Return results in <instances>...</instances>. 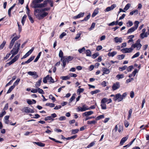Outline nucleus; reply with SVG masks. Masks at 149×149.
<instances>
[{
    "label": "nucleus",
    "instance_id": "4468645a",
    "mask_svg": "<svg viewBox=\"0 0 149 149\" xmlns=\"http://www.w3.org/2000/svg\"><path fill=\"white\" fill-rule=\"evenodd\" d=\"M84 13H80L77 16L74 17L73 18L74 19H77V18H79L81 17H82L84 16Z\"/></svg>",
    "mask_w": 149,
    "mask_h": 149
},
{
    "label": "nucleus",
    "instance_id": "20e7f679",
    "mask_svg": "<svg viewBox=\"0 0 149 149\" xmlns=\"http://www.w3.org/2000/svg\"><path fill=\"white\" fill-rule=\"evenodd\" d=\"M123 99V96H122L120 93H118L116 95L115 97L113 98V100L115 101L118 100V102L121 101Z\"/></svg>",
    "mask_w": 149,
    "mask_h": 149
},
{
    "label": "nucleus",
    "instance_id": "6e6d98bb",
    "mask_svg": "<svg viewBox=\"0 0 149 149\" xmlns=\"http://www.w3.org/2000/svg\"><path fill=\"white\" fill-rule=\"evenodd\" d=\"M47 1V4L48 2L49 3L50 6L51 7H53V1L50 0H46Z\"/></svg>",
    "mask_w": 149,
    "mask_h": 149
},
{
    "label": "nucleus",
    "instance_id": "a878e982",
    "mask_svg": "<svg viewBox=\"0 0 149 149\" xmlns=\"http://www.w3.org/2000/svg\"><path fill=\"white\" fill-rule=\"evenodd\" d=\"M41 53H42V52H40L38 53V56H37L36 57V58H35V60L34 61V62H37L38 61V59L40 58V55H41Z\"/></svg>",
    "mask_w": 149,
    "mask_h": 149
},
{
    "label": "nucleus",
    "instance_id": "bf43d9fd",
    "mask_svg": "<svg viewBox=\"0 0 149 149\" xmlns=\"http://www.w3.org/2000/svg\"><path fill=\"white\" fill-rule=\"evenodd\" d=\"M18 53V50L16 52H13L12 53H11L10 52V54H12V55L10 57V59L12 58L15 55L17 54Z\"/></svg>",
    "mask_w": 149,
    "mask_h": 149
},
{
    "label": "nucleus",
    "instance_id": "13d9d810",
    "mask_svg": "<svg viewBox=\"0 0 149 149\" xmlns=\"http://www.w3.org/2000/svg\"><path fill=\"white\" fill-rule=\"evenodd\" d=\"M79 130L78 129H75L72 130V133L73 134H74L77 133L79 131Z\"/></svg>",
    "mask_w": 149,
    "mask_h": 149
},
{
    "label": "nucleus",
    "instance_id": "39448f33",
    "mask_svg": "<svg viewBox=\"0 0 149 149\" xmlns=\"http://www.w3.org/2000/svg\"><path fill=\"white\" fill-rule=\"evenodd\" d=\"M133 49L131 47L130 48H125L121 50V51L124 53H129L132 52Z\"/></svg>",
    "mask_w": 149,
    "mask_h": 149
},
{
    "label": "nucleus",
    "instance_id": "7ed1b4c3",
    "mask_svg": "<svg viewBox=\"0 0 149 149\" xmlns=\"http://www.w3.org/2000/svg\"><path fill=\"white\" fill-rule=\"evenodd\" d=\"M20 37V36L19 35L17 36H15L13 38L11 41L10 42L9 46V48L10 49H11L14 45L15 41L19 39Z\"/></svg>",
    "mask_w": 149,
    "mask_h": 149
},
{
    "label": "nucleus",
    "instance_id": "473e14b6",
    "mask_svg": "<svg viewBox=\"0 0 149 149\" xmlns=\"http://www.w3.org/2000/svg\"><path fill=\"white\" fill-rule=\"evenodd\" d=\"M84 91V89L83 88H79L77 91V93L78 95H80L81 93L83 92Z\"/></svg>",
    "mask_w": 149,
    "mask_h": 149
},
{
    "label": "nucleus",
    "instance_id": "603ef678",
    "mask_svg": "<svg viewBox=\"0 0 149 149\" xmlns=\"http://www.w3.org/2000/svg\"><path fill=\"white\" fill-rule=\"evenodd\" d=\"M127 24L128 27H130L132 26L133 23L131 21L129 20L127 23Z\"/></svg>",
    "mask_w": 149,
    "mask_h": 149
},
{
    "label": "nucleus",
    "instance_id": "ea45409f",
    "mask_svg": "<svg viewBox=\"0 0 149 149\" xmlns=\"http://www.w3.org/2000/svg\"><path fill=\"white\" fill-rule=\"evenodd\" d=\"M132 112V109H130L128 112V115L127 118L128 120L129 119L131 118Z\"/></svg>",
    "mask_w": 149,
    "mask_h": 149
},
{
    "label": "nucleus",
    "instance_id": "774afa93",
    "mask_svg": "<svg viewBox=\"0 0 149 149\" xmlns=\"http://www.w3.org/2000/svg\"><path fill=\"white\" fill-rule=\"evenodd\" d=\"M66 119V118L64 116H62L59 118V120L60 121H62L65 120Z\"/></svg>",
    "mask_w": 149,
    "mask_h": 149
},
{
    "label": "nucleus",
    "instance_id": "0eeeda50",
    "mask_svg": "<svg viewBox=\"0 0 149 149\" xmlns=\"http://www.w3.org/2000/svg\"><path fill=\"white\" fill-rule=\"evenodd\" d=\"M120 87V84L119 82H117L114 84L112 86V88L113 91H115L119 88Z\"/></svg>",
    "mask_w": 149,
    "mask_h": 149
},
{
    "label": "nucleus",
    "instance_id": "79ce46f5",
    "mask_svg": "<svg viewBox=\"0 0 149 149\" xmlns=\"http://www.w3.org/2000/svg\"><path fill=\"white\" fill-rule=\"evenodd\" d=\"M124 77V75L123 74H118L116 76V77L118 79L123 78Z\"/></svg>",
    "mask_w": 149,
    "mask_h": 149
},
{
    "label": "nucleus",
    "instance_id": "412c9836",
    "mask_svg": "<svg viewBox=\"0 0 149 149\" xmlns=\"http://www.w3.org/2000/svg\"><path fill=\"white\" fill-rule=\"evenodd\" d=\"M117 54V52L115 51L111 53L109 52L108 53V56H112L113 57L115 55H116Z\"/></svg>",
    "mask_w": 149,
    "mask_h": 149
},
{
    "label": "nucleus",
    "instance_id": "7c9ffc66",
    "mask_svg": "<svg viewBox=\"0 0 149 149\" xmlns=\"http://www.w3.org/2000/svg\"><path fill=\"white\" fill-rule=\"evenodd\" d=\"M125 56V55L123 54L118 55L117 56V58L119 60H122L124 58Z\"/></svg>",
    "mask_w": 149,
    "mask_h": 149
},
{
    "label": "nucleus",
    "instance_id": "aec40b11",
    "mask_svg": "<svg viewBox=\"0 0 149 149\" xmlns=\"http://www.w3.org/2000/svg\"><path fill=\"white\" fill-rule=\"evenodd\" d=\"M101 106L102 109H106L107 107L106 104L101 101Z\"/></svg>",
    "mask_w": 149,
    "mask_h": 149
},
{
    "label": "nucleus",
    "instance_id": "9d476101",
    "mask_svg": "<svg viewBox=\"0 0 149 149\" xmlns=\"http://www.w3.org/2000/svg\"><path fill=\"white\" fill-rule=\"evenodd\" d=\"M34 56L31 57L26 61L25 62H23L22 63V65H23L26 63H29L34 58Z\"/></svg>",
    "mask_w": 149,
    "mask_h": 149
},
{
    "label": "nucleus",
    "instance_id": "4d7b16f0",
    "mask_svg": "<svg viewBox=\"0 0 149 149\" xmlns=\"http://www.w3.org/2000/svg\"><path fill=\"white\" fill-rule=\"evenodd\" d=\"M49 98L50 99H51L52 100L54 101V102L55 101L56 99L55 97L53 96L50 95L49 96Z\"/></svg>",
    "mask_w": 149,
    "mask_h": 149
},
{
    "label": "nucleus",
    "instance_id": "58836bf2",
    "mask_svg": "<svg viewBox=\"0 0 149 149\" xmlns=\"http://www.w3.org/2000/svg\"><path fill=\"white\" fill-rule=\"evenodd\" d=\"M86 54L87 56H91V52L90 50L89 49H88L86 50Z\"/></svg>",
    "mask_w": 149,
    "mask_h": 149
},
{
    "label": "nucleus",
    "instance_id": "f3484780",
    "mask_svg": "<svg viewBox=\"0 0 149 149\" xmlns=\"http://www.w3.org/2000/svg\"><path fill=\"white\" fill-rule=\"evenodd\" d=\"M34 143L36 144L38 146H39L40 147H44L45 146V144L44 143H42L41 142H33Z\"/></svg>",
    "mask_w": 149,
    "mask_h": 149
},
{
    "label": "nucleus",
    "instance_id": "a18cd8bd",
    "mask_svg": "<svg viewBox=\"0 0 149 149\" xmlns=\"http://www.w3.org/2000/svg\"><path fill=\"white\" fill-rule=\"evenodd\" d=\"M6 43V41H3L2 43L0 45V49H1L3 48V47L5 46Z\"/></svg>",
    "mask_w": 149,
    "mask_h": 149
},
{
    "label": "nucleus",
    "instance_id": "f704fd0d",
    "mask_svg": "<svg viewBox=\"0 0 149 149\" xmlns=\"http://www.w3.org/2000/svg\"><path fill=\"white\" fill-rule=\"evenodd\" d=\"M14 63V62L12 60L10 61L9 62L7 63L6 64V65L5 66V67H7L9 66V65H11V64H13Z\"/></svg>",
    "mask_w": 149,
    "mask_h": 149
},
{
    "label": "nucleus",
    "instance_id": "e2e57ef3",
    "mask_svg": "<svg viewBox=\"0 0 149 149\" xmlns=\"http://www.w3.org/2000/svg\"><path fill=\"white\" fill-rule=\"evenodd\" d=\"M133 68V66L132 65L130 66L127 68V70L128 72L131 71Z\"/></svg>",
    "mask_w": 149,
    "mask_h": 149
},
{
    "label": "nucleus",
    "instance_id": "338daca9",
    "mask_svg": "<svg viewBox=\"0 0 149 149\" xmlns=\"http://www.w3.org/2000/svg\"><path fill=\"white\" fill-rule=\"evenodd\" d=\"M38 91L39 93L42 94H44V92L43 90L42 89H41L39 88H38Z\"/></svg>",
    "mask_w": 149,
    "mask_h": 149
},
{
    "label": "nucleus",
    "instance_id": "09e8293b",
    "mask_svg": "<svg viewBox=\"0 0 149 149\" xmlns=\"http://www.w3.org/2000/svg\"><path fill=\"white\" fill-rule=\"evenodd\" d=\"M140 55V53L139 52H137L132 57V59L134 58L139 56Z\"/></svg>",
    "mask_w": 149,
    "mask_h": 149
},
{
    "label": "nucleus",
    "instance_id": "37998d69",
    "mask_svg": "<svg viewBox=\"0 0 149 149\" xmlns=\"http://www.w3.org/2000/svg\"><path fill=\"white\" fill-rule=\"evenodd\" d=\"M100 92V91L99 90H96L95 91H92L91 92V94L93 95L94 94H96Z\"/></svg>",
    "mask_w": 149,
    "mask_h": 149
},
{
    "label": "nucleus",
    "instance_id": "052dcab7",
    "mask_svg": "<svg viewBox=\"0 0 149 149\" xmlns=\"http://www.w3.org/2000/svg\"><path fill=\"white\" fill-rule=\"evenodd\" d=\"M95 144V143L94 142H93L90 143L87 146V148H90L93 146Z\"/></svg>",
    "mask_w": 149,
    "mask_h": 149
},
{
    "label": "nucleus",
    "instance_id": "c756f323",
    "mask_svg": "<svg viewBox=\"0 0 149 149\" xmlns=\"http://www.w3.org/2000/svg\"><path fill=\"white\" fill-rule=\"evenodd\" d=\"M131 6V4L130 3H127L125 6L124 10H128Z\"/></svg>",
    "mask_w": 149,
    "mask_h": 149
},
{
    "label": "nucleus",
    "instance_id": "423d86ee",
    "mask_svg": "<svg viewBox=\"0 0 149 149\" xmlns=\"http://www.w3.org/2000/svg\"><path fill=\"white\" fill-rule=\"evenodd\" d=\"M24 111L26 113H33L34 112L33 109H31L30 108L28 107H25L23 109Z\"/></svg>",
    "mask_w": 149,
    "mask_h": 149
},
{
    "label": "nucleus",
    "instance_id": "72a5a7b5",
    "mask_svg": "<svg viewBox=\"0 0 149 149\" xmlns=\"http://www.w3.org/2000/svg\"><path fill=\"white\" fill-rule=\"evenodd\" d=\"M15 87H14V86L13 85L11 86L8 90L7 92V93L8 94L10 93Z\"/></svg>",
    "mask_w": 149,
    "mask_h": 149
},
{
    "label": "nucleus",
    "instance_id": "f8f14e48",
    "mask_svg": "<svg viewBox=\"0 0 149 149\" xmlns=\"http://www.w3.org/2000/svg\"><path fill=\"white\" fill-rule=\"evenodd\" d=\"M93 113V112L92 111H88L86 112L83 113V116H87L91 115Z\"/></svg>",
    "mask_w": 149,
    "mask_h": 149
},
{
    "label": "nucleus",
    "instance_id": "0e129e2a",
    "mask_svg": "<svg viewBox=\"0 0 149 149\" xmlns=\"http://www.w3.org/2000/svg\"><path fill=\"white\" fill-rule=\"evenodd\" d=\"M101 101L105 103L106 102H108V99L107 98H104L101 100Z\"/></svg>",
    "mask_w": 149,
    "mask_h": 149
},
{
    "label": "nucleus",
    "instance_id": "a19ab883",
    "mask_svg": "<svg viewBox=\"0 0 149 149\" xmlns=\"http://www.w3.org/2000/svg\"><path fill=\"white\" fill-rule=\"evenodd\" d=\"M147 33H142L140 34V37L142 38V39L144 38L145 37H147Z\"/></svg>",
    "mask_w": 149,
    "mask_h": 149
},
{
    "label": "nucleus",
    "instance_id": "5fc2aeb1",
    "mask_svg": "<svg viewBox=\"0 0 149 149\" xmlns=\"http://www.w3.org/2000/svg\"><path fill=\"white\" fill-rule=\"evenodd\" d=\"M20 80V79H17L15 81L14 83L13 84V86H14V87H15V86H17L18 85L19 82V81Z\"/></svg>",
    "mask_w": 149,
    "mask_h": 149
},
{
    "label": "nucleus",
    "instance_id": "dca6fc26",
    "mask_svg": "<svg viewBox=\"0 0 149 149\" xmlns=\"http://www.w3.org/2000/svg\"><path fill=\"white\" fill-rule=\"evenodd\" d=\"M48 14V13H47L44 12L43 13L38 15V16H39V19H40L43 18L46 16Z\"/></svg>",
    "mask_w": 149,
    "mask_h": 149
},
{
    "label": "nucleus",
    "instance_id": "ddd939ff",
    "mask_svg": "<svg viewBox=\"0 0 149 149\" xmlns=\"http://www.w3.org/2000/svg\"><path fill=\"white\" fill-rule=\"evenodd\" d=\"M122 39L121 38H118V37H116L114 38V40L116 43H121L122 42Z\"/></svg>",
    "mask_w": 149,
    "mask_h": 149
},
{
    "label": "nucleus",
    "instance_id": "8fccbe9b",
    "mask_svg": "<svg viewBox=\"0 0 149 149\" xmlns=\"http://www.w3.org/2000/svg\"><path fill=\"white\" fill-rule=\"evenodd\" d=\"M127 68V66L126 65H125L124 66L122 67H119V70L120 71H122L125 70Z\"/></svg>",
    "mask_w": 149,
    "mask_h": 149
},
{
    "label": "nucleus",
    "instance_id": "49530a36",
    "mask_svg": "<svg viewBox=\"0 0 149 149\" xmlns=\"http://www.w3.org/2000/svg\"><path fill=\"white\" fill-rule=\"evenodd\" d=\"M49 139L51 140H53V141H54L55 142H56L58 143H62V142L60 141H58V140H57L56 139H54V138H51V137H49Z\"/></svg>",
    "mask_w": 149,
    "mask_h": 149
},
{
    "label": "nucleus",
    "instance_id": "9b49d317",
    "mask_svg": "<svg viewBox=\"0 0 149 149\" xmlns=\"http://www.w3.org/2000/svg\"><path fill=\"white\" fill-rule=\"evenodd\" d=\"M128 138V136H127L125 137H123L121 139L120 141V145H122L127 140Z\"/></svg>",
    "mask_w": 149,
    "mask_h": 149
},
{
    "label": "nucleus",
    "instance_id": "bb28decb",
    "mask_svg": "<svg viewBox=\"0 0 149 149\" xmlns=\"http://www.w3.org/2000/svg\"><path fill=\"white\" fill-rule=\"evenodd\" d=\"M27 15L28 16V17H29V19L30 21V22H31V23H33L34 22V21L33 20V18L31 16L30 14H29V13H27Z\"/></svg>",
    "mask_w": 149,
    "mask_h": 149
},
{
    "label": "nucleus",
    "instance_id": "2f4dec72",
    "mask_svg": "<svg viewBox=\"0 0 149 149\" xmlns=\"http://www.w3.org/2000/svg\"><path fill=\"white\" fill-rule=\"evenodd\" d=\"M26 17H27L26 15H24L22 17V21H21V22H22V23L23 25H24V23L25 21L26 20Z\"/></svg>",
    "mask_w": 149,
    "mask_h": 149
},
{
    "label": "nucleus",
    "instance_id": "f03ea898",
    "mask_svg": "<svg viewBox=\"0 0 149 149\" xmlns=\"http://www.w3.org/2000/svg\"><path fill=\"white\" fill-rule=\"evenodd\" d=\"M140 42V40L139 39L138 40H137L135 43L134 44L132 45L131 47H133L134 48H136V49L137 50H139L142 46Z\"/></svg>",
    "mask_w": 149,
    "mask_h": 149
},
{
    "label": "nucleus",
    "instance_id": "3c124183",
    "mask_svg": "<svg viewBox=\"0 0 149 149\" xmlns=\"http://www.w3.org/2000/svg\"><path fill=\"white\" fill-rule=\"evenodd\" d=\"M62 60H63L62 62H63V68L65 67L66 65V63L67 62V61L65 59V58H63V59Z\"/></svg>",
    "mask_w": 149,
    "mask_h": 149
},
{
    "label": "nucleus",
    "instance_id": "c03bdc74",
    "mask_svg": "<svg viewBox=\"0 0 149 149\" xmlns=\"http://www.w3.org/2000/svg\"><path fill=\"white\" fill-rule=\"evenodd\" d=\"M65 59L67 61L68 63L71 61L72 58L71 56H69L68 57L65 58Z\"/></svg>",
    "mask_w": 149,
    "mask_h": 149
},
{
    "label": "nucleus",
    "instance_id": "680f3d73",
    "mask_svg": "<svg viewBox=\"0 0 149 149\" xmlns=\"http://www.w3.org/2000/svg\"><path fill=\"white\" fill-rule=\"evenodd\" d=\"M34 5V7L35 8H40V4L38 3H33Z\"/></svg>",
    "mask_w": 149,
    "mask_h": 149
},
{
    "label": "nucleus",
    "instance_id": "6ab92c4d",
    "mask_svg": "<svg viewBox=\"0 0 149 149\" xmlns=\"http://www.w3.org/2000/svg\"><path fill=\"white\" fill-rule=\"evenodd\" d=\"M42 82L41 79L38 80L37 82H36L35 84V87L36 88H37L40 86L41 83Z\"/></svg>",
    "mask_w": 149,
    "mask_h": 149
},
{
    "label": "nucleus",
    "instance_id": "c9c22d12",
    "mask_svg": "<svg viewBox=\"0 0 149 149\" xmlns=\"http://www.w3.org/2000/svg\"><path fill=\"white\" fill-rule=\"evenodd\" d=\"M70 78V77L68 76H62L61 77V78L63 80H66L68 79H69Z\"/></svg>",
    "mask_w": 149,
    "mask_h": 149
},
{
    "label": "nucleus",
    "instance_id": "2eb2a0df",
    "mask_svg": "<svg viewBox=\"0 0 149 149\" xmlns=\"http://www.w3.org/2000/svg\"><path fill=\"white\" fill-rule=\"evenodd\" d=\"M102 71L104 72V73L105 74H108L110 72L109 70L105 68H102Z\"/></svg>",
    "mask_w": 149,
    "mask_h": 149
},
{
    "label": "nucleus",
    "instance_id": "5701e85b",
    "mask_svg": "<svg viewBox=\"0 0 149 149\" xmlns=\"http://www.w3.org/2000/svg\"><path fill=\"white\" fill-rule=\"evenodd\" d=\"M47 1H45L43 3L40 4V8H42L45 7L47 6Z\"/></svg>",
    "mask_w": 149,
    "mask_h": 149
},
{
    "label": "nucleus",
    "instance_id": "cd10ccee",
    "mask_svg": "<svg viewBox=\"0 0 149 149\" xmlns=\"http://www.w3.org/2000/svg\"><path fill=\"white\" fill-rule=\"evenodd\" d=\"M20 55L18 54L15 56L14 58L12 60L13 61L14 63L16 61L19 57Z\"/></svg>",
    "mask_w": 149,
    "mask_h": 149
},
{
    "label": "nucleus",
    "instance_id": "b1692460",
    "mask_svg": "<svg viewBox=\"0 0 149 149\" xmlns=\"http://www.w3.org/2000/svg\"><path fill=\"white\" fill-rule=\"evenodd\" d=\"M139 24V21H135L134 22V25L133 27H134L136 29L138 27Z\"/></svg>",
    "mask_w": 149,
    "mask_h": 149
},
{
    "label": "nucleus",
    "instance_id": "a211bd4d",
    "mask_svg": "<svg viewBox=\"0 0 149 149\" xmlns=\"http://www.w3.org/2000/svg\"><path fill=\"white\" fill-rule=\"evenodd\" d=\"M136 30V29L134 27H132L128 30L127 33H131L134 31Z\"/></svg>",
    "mask_w": 149,
    "mask_h": 149
},
{
    "label": "nucleus",
    "instance_id": "4c0bfd02",
    "mask_svg": "<svg viewBox=\"0 0 149 149\" xmlns=\"http://www.w3.org/2000/svg\"><path fill=\"white\" fill-rule=\"evenodd\" d=\"M104 116L103 115H100L98 116L96 118V120H99L100 119L104 118Z\"/></svg>",
    "mask_w": 149,
    "mask_h": 149
},
{
    "label": "nucleus",
    "instance_id": "6e6552de",
    "mask_svg": "<svg viewBox=\"0 0 149 149\" xmlns=\"http://www.w3.org/2000/svg\"><path fill=\"white\" fill-rule=\"evenodd\" d=\"M28 74L31 76H33V77L36 79L38 77V75L37 74V73L36 72L29 71L28 72Z\"/></svg>",
    "mask_w": 149,
    "mask_h": 149
},
{
    "label": "nucleus",
    "instance_id": "69168bd1",
    "mask_svg": "<svg viewBox=\"0 0 149 149\" xmlns=\"http://www.w3.org/2000/svg\"><path fill=\"white\" fill-rule=\"evenodd\" d=\"M66 35V34L65 32H63L62 34L60 36L59 38L61 39H62L64 36H65Z\"/></svg>",
    "mask_w": 149,
    "mask_h": 149
},
{
    "label": "nucleus",
    "instance_id": "1a4fd4ad",
    "mask_svg": "<svg viewBox=\"0 0 149 149\" xmlns=\"http://www.w3.org/2000/svg\"><path fill=\"white\" fill-rule=\"evenodd\" d=\"M88 107H87L85 105L83 106L82 107L78 108V111H85L86 110H88Z\"/></svg>",
    "mask_w": 149,
    "mask_h": 149
},
{
    "label": "nucleus",
    "instance_id": "f257e3e1",
    "mask_svg": "<svg viewBox=\"0 0 149 149\" xmlns=\"http://www.w3.org/2000/svg\"><path fill=\"white\" fill-rule=\"evenodd\" d=\"M20 46V44L18 41H17L14 45V47L12 50L10 51L11 53L15 52L17 51L18 50V52H19V47Z\"/></svg>",
    "mask_w": 149,
    "mask_h": 149
},
{
    "label": "nucleus",
    "instance_id": "c85d7f7f",
    "mask_svg": "<svg viewBox=\"0 0 149 149\" xmlns=\"http://www.w3.org/2000/svg\"><path fill=\"white\" fill-rule=\"evenodd\" d=\"M63 53L61 50H60L59 51V56L61 58V60H62L63 59V58H64L63 57Z\"/></svg>",
    "mask_w": 149,
    "mask_h": 149
},
{
    "label": "nucleus",
    "instance_id": "de8ad7c7",
    "mask_svg": "<svg viewBox=\"0 0 149 149\" xmlns=\"http://www.w3.org/2000/svg\"><path fill=\"white\" fill-rule=\"evenodd\" d=\"M90 17V14H89L86 17H85L81 21H87L88 19H89Z\"/></svg>",
    "mask_w": 149,
    "mask_h": 149
},
{
    "label": "nucleus",
    "instance_id": "864d4df0",
    "mask_svg": "<svg viewBox=\"0 0 149 149\" xmlns=\"http://www.w3.org/2000/svg\"><path fill=\"white\" fill-rule=\"evenodd\" d=\"M51 120H52V121H53L54 120V119L52 118L51 117V116H47L46 117H45V120L46 121Z\"/></svg>",
    "mask_w": 149,
    "mask_h": 149
},
{
    "label": "nucleus",
    "instance_id": "393cba45",
    "mask_svg": "<svg viewBox=\"0 0 149 149\" xmlns=\"http://www.w3.org/2000/svg\"><path fill=\"white\" fill-rule=\"evenodd\" d=\"M138 13V10H134L130 13V15H132L134 14H137Z\"/></svg>",
    "mask_w": 149,
    "mask_h": 149
},
{
    "label": "nucleus",
    "instance_id": "4be33fe9",
    "mask_svg": "<svg viewBox=\"0 0 149 149\" xmlns=\"http://www.w3.org/2000/svg\"><path fill=\"white\" fill-rule=\"evenodd\" d=\"M99 11L98 9H95L92 15V17H95L98 13Z\"/></svg>",
    "mask_w": 149,
    "mask_h": 149
},
{
    "label": "nucleus",
    "instance_id": "e433bc0d",
    "mask_svg": "<svg viewBox=\"0 0 149 149\" xmlns=\"http://www.w3.org/2000/svg\"><path fill=\"white\" fill-rule=\"evenodd\" d=\"M97 123V122L95 120L92 121H87V123L89 124H95Z\"/></svg>",
    "mask_w": 149,
    "mask_h": 149
}]
</instances>
